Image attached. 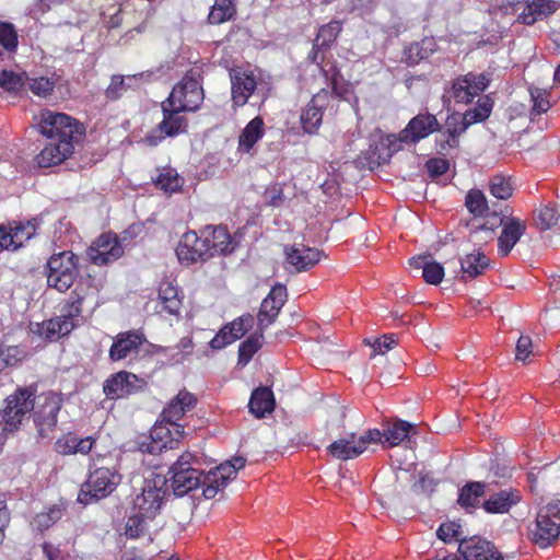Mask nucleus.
<instances>
[{"label":"nucleus","mask_w":560,"mask_h":560,"mask_svg":"<svg viewBox=\"0 0 560 560\" xmlns=\"http://www.w3.org/2000/svg\"><path fill=\"white\" fill-rule=\"evenodd\" d=\"M165 486V477L153 472L143 479L140 492L132 500L130 515L126 522L127 537L136 539L156 533L163 527L161 511L166 495Z\"/></svg>","instance_id":"obj_1"},{"label":"nucleus","mask_w":560,"mask_h":560,"mask_svg":"<svg viewBox=\"0 0 560 560\" xmlns=\"http://www.w3.org/2000/svg\"><path fill=\"white\" fill-rule=\"evenodd\" d=\"M560 535V500L542 505L535 522L528 528L529 539L537 546L546 548Z\"/></svg>","instance_id":"obj_2"},{"label":"nucleus","mask_w":560,"mask_h":560,"mask_svg":"<svg viewBox=\"0 0 560 560\" xmlns=\"http://www.w3.org/2000/svg\"><path fill=\"white\" fill-rule=\"evenodd\" d=\"M38 128L49 139L74 143L83 135L84 128L74 118L62 113L43 110Z\"/></svg>","instance_id":"obj_3"},{"label":"nucleus","mask_w":560,"mask_h":560,"mask_svg":"<svg viewBox=\"0 0 560 560\" xmlns=\"http://www.w3.org/2000/svg\"><path fill=\"white\" fill-rule=\"evenodd\" d=\"M78 273V257L70 250L54 254L46 264L47 283L59 292L70 289Z\"/></svg>","instance_id":"obj_4"},{"label":"nucleus","mask_w":560,"mask_h":560,"mask_svg":"<svg viewBox=\"0 0 560 560\" xmlns=\"http://www.w3.org/2000/svg\"><path fill=\"white\" fill-rule=\"evenodd\" d=\"M120 475L112 468L100 467L90 472L88 480L83 483L78 501L90 504L94 500L110 494L120 483Z\"/></svg>","instance_id":"obj_5"},{"label":"nucleus","mask_w":560,"mask_h":560,"mask_svg":"<svg viewBox=\"0 0 560 560\" xmlns=\"http://www.w3.org/2000/svg\"><path fill=\"white\" fill-rule=\"evenodd\" d=\"M203 101V90L199 82V73L190 70L178 82L166 100V106L174 105L177 109L195 112Z\"/></svg>","instance_id":"obj_6"},{"label":"nucleus","mask_w":560,"mask_h":560,"mask_svg":"<svg viewBox=\"0 0 560 560\" xmlns=\"http://www.w3.org/2000/svg\"><path fill=\"white\" fill-rule=\"evenodd\" d=\"M75 299L63 307V313L55 318L43 323L39 334L47 339H58L61 336L70 334L77 326L74 318L82 313V305L86 294H80L77 290L73 292Z\"/></svg>","instance_id":"obj_7"},{"label":"nucleus","mask_w":560,"mask_h":560,"mask_svg":"<svg viewBox=\"0 0 560 560\" xmlns=\"http://www.w3.org/2000/svg\"><path fill=\"white\" fill-rule=\"evenodd\" d=\"M194 456L185 453L170 468L172 488L176 495L183 497L189 491L202 487L203 476L197 468L191 467Z\"/></svg>","instance_id":"obj_8"},{"label":"nucleus","mask_w":560,"mask_h":560,"mask_svg":"<svg viewBox=\"0 0 560 560\" xmlns=\"http://www.w3.org/2000/svg\"><path fill=\"white\" fill-rule=\"evenodd\" d=\"M246 459L242 456L233 457L210 470L202 479V494L206 499H212L226 486L228 481L235 477L236 472L245 466Z\"/></svg>","instance_id":"obj_9"},{"label":"nucleus","mask_w":560,"mask_h":560,"mask_svg":"<svg viewBox=\"0 0 560 560\" xmlns=\"http://www.w3.org/2000/svg\"><path fill=\"white\" fill-rule=\"evenodd\" d=\"M209 253L208 241L195 231L186 232L176 248L178 261L186 267L210 259Z\"/></svg>","instance_id":"obj_10"},{"label":"nucleus","mask_w":560,"mask_h":560,"mask_svg":"<svg viewBox=\"0 0 560 560\" xmlns=\"http://www.w3.org/2000/svg\"><path fill=\"white\" fill-rule=\"evenodd\" d=\"M284 268L290 272H304L316 266L323 258L322 250L294 243L284 246Z\"/></svg>","instance_id":"obj_11"},{"label":"nucleus","mask_w":560,"mask_h":560,"mask_svg":"<svg viewBox=\"0 0 560 560\" xmlns=\"http://www.w3.org/2000/svg\"><path fill=\"white\" fill-rule=\"evenodd\" d=\"M34 409V393L27 388H20L5 399V407L1 417L10 430L16 429L22 419Z\"/></svg>","instance_id":"obj_12"},{"label":"nucleus","mask_w":560,"mask_h":560,"mask_svg":"<svg viewBox=\"0 0 560 560\" xmlns=\"http://www.w3.org/2000/svg\"><path fill=\"white\" fill-rule=\"evenodd\" d=\"M60 410V400L52 394L39 397L37 408L34 411V423L38 436L50 439L57 424V415Z\"/></svg>","instance_id":"obj_13"},{"label":"nucleus","mask_w":560,"mask_h":560,"mask_svg":"<svg viewBox=\"0 0 560 560\" xmlns=\"http://www.w3.org/2000/svg\"><path fill=\"white\" fill-rule=\"evenodd\" d=\"M145 382L137 375L120 371L110 375L103 385V392L109 399H120L143 389Z\"/></svg>","instance_id":"obj_14"},{"label":"nucleus","mask_w":560,"mask_h":560,"mask_svg":"<svg viewBox=\"0 0 560 560\" xmlns=\"http://www.w3.org/2000/svg\"><path fill=\"white\" fill-rule=\"evenodd\" d=\"M122 254L121 241L112 233L102 234L88 249L90 260L98 266L113 262Z\"/></svg>","instance_id":"obj_15"},{"label":"nucleus","mask_w":560,"mask_h":560,"mask_svg":"<svg viewBox=\"0 0 560 560\" xmlns=\"http://www.w3.org/2000/svg\"><path fill=\"white\" fill-rule=\"evenodd\" d=\"M145 337L138 330L119 332L109 349V359L114 362L127 359L139 353L140 347L145 342Z\"/></svg>","instance_id":"obj_16"},{"label":"nucleus","mask_w":560,"mask_h":560,"mask_svg":"<svg viewBox=\"0 0 560 560\" xmlns=\"http://www.w3.org/2000/svg\"><path fill=\"white\" fill-rule=\"evenodd\" d=\"M490 83L488 74L467 73L453 84V96L457 102L469 103L475 96L485 91Z\"/></svg>","instance_id":"obj_17"},{"label":"nucleus","mask_w":560,"mask_h":560,"mask_svg":"<svg viewBox=\"0 0 560 560\" xmlns=\"http://www.w3.org/2000/svg\"><path fill=\"white\" fill-rule=\"evenodd\" d=\"M287 300V289L281 284L272 287L269 294L262 300L258 313V325L264 330L271 325Z\"/></svg>","instance_id":"obj_18"},{"label":"nucleus","mask_w":560,"mask_h":560,"mask_svg":"<svg viewBox=\"0 0 560 560\" xmlns=\"http://www.w3.org/2000/svg\"><path fill=\"white\" fill-rule=\"evenodd\" d=\"M438 130H440V124L434 115L418 114L400 132L399 138L401 141L416 143Z\"/></svg>","instance_id":"obj_19"},{"label":"nucleus","mask_w":560,"mask_h":560,"mask_svg":"<svg viewBox=\"0 0 560 560\" xmlns=\"http://www.w3.org/2000/svg\"><path fill=\"white\" fill-rule=\"evenodd\" d=\"M232 84V101L235 106H243L254 93L257 79L253 71L234 69L230 72Z\"/></svg>","instance_id":"obj_20"},{"label":"nucleus","mask_w":560,"mask_h":560,"mask_svg":"<svg viewBox=\"0 0 560 560\" xmlns=\"http://www.w3.org/2000/svg\"><path fill=\"white\" fill-rule=\"evenodd\" d=\"M252 315H243L232 323L225 325L210 341V347L214 350H221L228 345L233 343L235 340L242 338L245 332L252 328Z\"/></svg>","instance_id":"obj_21"},{"label":"nucleus","mask_w":560,"mask_h":560,"mask_svg":"<svg viewBox=\"0 0 560 560\" xmlns=\"http://www.w3.org/2000/svg\"><path fill=\"white\" fill-rule=\"evenodd\" d=\"M501 234L498 238V253L508 256L526 231V223L517 218H501Z\"/></svg>","instance_id":"obj_22"},{"label":"nucleus","mask_w":560,"mask_h":560,"mask_svg":"<svg viewBox=\"0 0 560 560\" xmlns=\"http://www.w3.org/2000/svg\"><path fill=\"white\" fill-rule=\"evenodd\" d=\"M458 551L465 560H503L502 555L490 541L479 537L463 539Z\"/></svg>","instance_id":"obj_23"},{"label":"nucleus","mask_w":560,"mask_h":560,"mask_svg":"<svg viewBox=\"0 0 560 560\" xmlns=\"http://www.w3.org/2000/svg\"><path fill=\"white\" fill-rule=\"evenodd\" d=\"M328 96V92L322 90L312 97L307 106L303 109L300 120L305 132L314 133L319 128L323 120V109L327 105Z\"/></svg>","instance_id":"obj_24"},{"label":"nucleus","mask_w":560,"mask_h":560,"mask_svg":"<svg viewBox=\"0 0 560 560\" xmlns=\"http://www.w3.org/2000/svg\"><path fill=\"white\" fill-rule=\"evenodd\" d=\"M202 235L208 241L210 258L215 255L231 254L236 247V242L223 226H206L202 230Z\"/></svg>","instance_id":"obj_25"},{"label":"nucleus","mask_w":560,"mask_h":560,"mask_svg":"<svg viewBox=\"0 0 560 560\" xmlns=\"http://www.w3.org/2000/svg\"><path fill=\"white\" fill-rule=\"evenodd\" d=\"M196 405L195 396L186 390H180L174 399L170 401L162 412L163 420L173 425L176 431L182 428L179 421L186 411L192 409Z\"/></svg>","instance_id":"obj_26"},{"label":"nucleus","mask_w":560,"mask_h":560,"mask_svg":"<svg viewBox=\"0 0 560 560\" xmlns=\"http://www.w3.org/2000/svg\"><path fill=\"white\" fill-rule=\"evenodd\" d=\"M73 144L67 141L50 139L46 147L37 154L39 167H50L63 162L73 152Z\"/></svg>","instance_id":"obj_27"},{"label":"nucleus","mask_w":560,"mask_h":560,"mask_svg":"<svg viewBox=\"0 0 560 560\" xmlns=\"http://www.w3.org/2000/svg\"><path fill=\"white\" fill-rule=\"evenodd\" d=\"M327 453L339 460H349L363 454V446L357 445V434L350 432L327 446Z\"/></svg>","instance_id":"obj_28"},{"label":"nucleus","mask_w":560,"mask_h":560,"mask_svg":"<svg viewBox=\"0 0 560 560\" xmlns=\"http://www.w3.org/2000/svg\"><path fill=\"white\" fill-rule=\"evenodd\" d=\"M471 125L466 119V113H453L447 116L445 121V130L442 136H446L445 140L440 141L441 150H446L447 148H456L458 145V137L464 133L467 128Z\"/></svg>","instance_id":"obj_29"},{"label":"nucleus","mask_w":560,"mask_h":560,"mask_svg":"<svg viewBox=\"0 0 560 560\" xmlns=\"http://www.w3.org/2000/svg\"><path fill=\"white\" fill-rule=\"evenodd\" d=\"M163 120L158 128L164 136H176L186 129V120L180 115L184 109H177L174 105L166 106V101L162 103Z\"/></svg>","instance_id":"obj_30"},{"label":"nucleus","mask_w":560,"mask_h":560,"mask_svg":"<svg viewBox=\"0 0 560 560\" xmlns=\"http://www.w3.org/2000/svg\"><path fill=\"white\" fill-rule=\"evenodd\" d=\"M521 501V494L517 490L504 489L492 494L483 502V509L488 513H506L510 509Z\"/></svg>","instance_id":"obj_31"},{"label":"nucleus","mask_w":560,"mask_h":560,"mask_svg":"<svg viewBox=\"0 0 560 560\" xmlns=\"http://www.w3.org/2000/svg\"><path fill=\"white\" fill-rule=\"evenodd\" d=\"M557 9L558 4L553 0H532L518 15V21L532 25L544 16L552 14Z\"/></svg>","instance_id":"obj_32"},{"label":"nucleus","mask_w":560,"mask_h":560,"mask_svg":"<svg viewBox=\"0 0 560 560\" xmlns=\"http://www.w3.org/2000/svg\"><path fill=\"white\" fill-rule=\"evenodd\" d=\"M409 264L416 269H422V277L429 284L438 285L444 278V267L440 262L431 260L430 256L412 257Z\"/></svg>","instance_id":"obj_33"},{"label":"nucleus","mask_w":560,"mask_h":560,"mask_svg":"<svg viewBox=\"0 0 560 560\" xmlns=\"http://www.w3.org/2000/svg\"><path fill=\"white\" fill-rule=\"evenodd\" d=\"M264 135V120L260 116H256L242 130L238 137V151L248 153Z\"/></svg>","instance_id":"obj_34"},{"label":"nucleus","mask_w":560,"mask_h":560,"mask_svg":"<svg viewBox=\"0 0 560 560\" xmlns=\"http://www.w3.org/2000/svg\"><path fill=\"white\" fill-rule=\"evenodd\" d=\"M248 408L256 418H264L267 413L272 412L275 408V398L271 389L268 387L256 388L252 393Z\"/></svg>","instance_id":"obj_35"},{"label":"nucleus","mask_w":560,"mask_h":560,"mask_svg":"<svg viewBox=\"0 0 560 560\" xmlns=\"http://www.w3.org/2000/svg\"><path fill=\"white\" fill-rule=\"evenodd\" d=\"M490 265V259L480 250L467 254L460 259L462 277L474 279L482 275Z\"/></svg>","instance_id":"obj_36"},{"label":"nucleus","mask_w":560,"mask_h":560,"mask_svg":"<svg viewBox=\"0 0 560 560\" xmlns=\"http://www.w3.org/2000/svg\"><path fill=\"white\" fill-rule=\"evenodd\" d=\"M159 300L171 315H177L182 306V300L178 295V289L171 281H162L159 287Z\"/></svg>","instance_id":"obj_37"},{"label":"nucleus","mask_w":560,"mask_h":560,"mask_svg":"<svg viewBox=\"0 0 560 560\" xmlns=\"http://www.w3.org/2000/svg\"><path fill=\"white\" fill-rule=\"evenodd\" d=\"M415 429L412 423L404 420H395L384 429L383 435L390 446H396L405 441Z\"/></svg>","instance_id":"obj_38"},{"label":"nucleus","mask_w":560,"mask_h":560,"mask_svg":"<svg viewBox=\"0 0 560 560\" xmlns=\"http://www.w3.org/2000/svg\"><path fill=\"white\" fill-rule=\"evenodd\" d=\"M436 49L433 38H424L420 43L411 44L405 50V59L408 63L415 65L428 58Z\"/></svg>","instance_id":"obj_39"},{"label":"nucleus","mask_w":560,"mask_h":560,"mask_svg":"<svg viewBox=\"0 0 560 560\" xmlns=\"http://www.w3.org/2000/svg\"><path fill=\"white\" fill-rule=\"evenodd\" d=\"M486 485L480 481L469 482L464 486L458 494V503L463 508H474L485 494Z\"/></svg>","instance_id":"obj_40"},{"label":"nucleus","mask_w":560,"mask_h":560,"mask_svg":"<svg viewBox=\"0 0 560 560\" xmlns=\"http://www.w3.org/2000/svg\"><path fill=\"white\" fill-rule=\"evenodd\" d=\"M155 185L164 190L165 192L173 194L178 191L184 185V179L178 175V173L173 168L163 170L156 179L154 180Z\"/></svg>","instance_id":"obj_41"},{"label":"nucleus","mask_w":560,"mask_h":560,"mask_svg":"<svg viewBox=\"0 0 560 560\" xmlns=\"http://www.w3.org/2000/svg\"><path fill=\"white\" fill-rule=\"evenodd\" d=\"M27 75L25 72L2 70L0 72V88L9 93H19L26 85Z\"/></svg>","instance_id":"obj_42"},{"label":"nucleus","mask_w":560,"mask_h":560,"mask_svg":"<svg viewBox=\"0 0 560 560\" xmlns=\"http://www.w3.org/2000/svg\"><path fill=\"white\" fill-rule=\"evenodd\" d=\"M340 31L341 24L338 21H332L326 25H323L317 33L313 48L319 50L328 47L331 43L335 42Z\"/></svg>","instance_id":"obj_43"},{"label":"nucleus","mask_w":560,"mask_h":560,"mask_svg":"<svg viewBox=\"0 0 560 560\" xmlns=\"http://www.w3.org/2000/svg\"><path fill=\"white\" fill-rule=\"evenodd\" d=\"M38 226V220L33 219L27 222H18L13 226H11V232L13 233L14 238V247L20 248L26 241H28L32 236L35 235Z\"/></svg>","instance_id":"obj_44"},{"label":"nucleus","mask_w":560,"mask_h":560,"mask_svg":"<svg viewBox=\"0 0 560 560\" xmlns=\"http://www.w3.org/2000/svg\"><path fill=\"white\" fill-rule=\"evenodd\" d=\"M235 13L234 5L231 0H215L208 20L211 24H222L233 18Z\"/></svg>","instance_id":"obj_45"},{"label":"nucleus","mask_w":560,"mask_h":560,"mask_svg":"<svg viewBox=\"0 0 560 560\" xmlns=\"http://www.w3.org/2000/svg\"><path fill=\"white\" fill-rule=\"evenodd\" d=\"M465 206L475 217H482L489 210L488 200L485 194L478 189H471L467 192Z\"/></svg>","instance_id":"obj_46"},{"label":"nucleus","mask_w":560,"mask_h":560,"mask_svg":"<svg viewBox=\"0 0 560 560\" xmlns=\"http://www.w3.org/2000/svg\"><path fill=\"white\" fill-rule=\"evenodd\" d=\"M262 332L250 335L246 340H244L240 345L238 349V363L247 364L253 355L261 348L262 346Z\"/></svg>","instance_id":"obj_47"},{"label":"nucleus","mask_w":560,"mask_h":560,"mask_svg":"<svg viewBox=\"0 0 560 560\" xmlns=\"http://www.w3.org/2000/svg\"><path fill=\"white\" fill-rule=\"evenodd\" d=\"M513 190L511 179L503 175H494L489 180V191L497 199H509L513 195Z\"/></svg>","instance_id":"obj_48"},{"label":"nucleus","mask_w":560,"mask_h":560,"mask_svg":"<svg viewBox=\"0 0 560 560\" xmlns=\"http://www.w3.org/2000/svg\"><path fill=\"white\" fill-rule=\"evenodd\" d=\"M26 84L33 94L39 97H47L52 93L56 86V80L54 77H27Z\"/></svg>","instance_id":"obj_49"},{"label":"nucleus","mask_w":560,"mask_h":560,"mask_svg":"<svg viewBox=\"0 0 560 560\" xmlns=\"http://www.w3.org/2000/svg\"><path fill=\"white\" fill-rule=\"evenodd\" d=\"M492 107L493 102L489 98V96H485L478 101L476 107L466 112V119L468 122H471V125L483 121L490 116Z\"/></svg>","instance_id":"obj_50"},{"label":"nucleus","mask_w":560,"mask_h":560,"mask_svg":"<svg viewBox=\"0 0 560 560\" xmlns=\"http://www.w3.org/2000/svg\"><path fill=\"white\" fill-rule=\"evenodd\" d=\"M530 100L533 102L532 115H541L551 107L548 98L549 93L547 90L539 88L529 89Z\"/></svg>","instance_id":"obj_51"},{"label":"nucleus","mask_w":560,"mask_h":560,"mask_svg":"<svg viewBox=\"0 0 560 560\" xmlns=\"http://www.w3.org/2000/svg\"><path fill=\"white\" fill-rule=\"evenodd\" d=\"M0 45L8 51H15L18 35L12 24L0 22Z\"/></svg>","instance_id":"obj_52"},{"label":"nucleus","mask_w":560,"mask_h":560,"mask_svg":"<svg viewBox=\"0 0 560 560\" xmlns=\"http://www.w3.org/2000/svg\"><path fill=\"white\" fill-rule=\"evenodd\" d=\"M560 214L553 207L546 206L538 213V223L544 230H549L559 223Z\"/></svg>","instance_id":"obj_53"},{"label":"nucleus","mask_w":560,"mask_h":560,"mask_svg":"<svg viewBox=\"0 0 560 560\" xmlns=\"http://www.w3.org/2000/svg\"><path fill=\"white\" fill-rule=\"evenodd\" d=\"M0 351L7 368L18 365L25 357V352L18 346H0Z\"/></svg>","instance_id":"obj_54"},{"label":"nucleus","mask_w":560,"mask_h":560,"mask_svg":"<svg viewBox=\"0 0 560 560\" xmlns=\"http://www.w3.org/2000/svg\"><path fill=\"white\" fill-rule=\"evenodd\" d=\"M436 535L444 542H448L453 538L458 540L462 536L460 525L454 522L443 523L439 527Z\"/></svg>","instance_id":"obj_55"},{"label":"nucleus","mask_w":560,"mask_h":560,"mask_svg":"<svg viewBox=\"0 0 560 560\" xmlns=\"http://www.w3.org/2000/svg\"><path fill=\"white\" fill-rule=\"evenodd\" d=\"M368 343L373 348V355L384 354L396 345V339L394 335H384L382 338H376L373 341L369 340Z\"/></svg>","instance_id":"obj_56"},{"label":"nucleus","mask_w":560,"mask_h":560,"mask_svg":"<svg viewBox=\"0 0 560 560\" xmlns=\"http://www.w3.org/2000/svg\"><path fill=\"white\" fill-rule=\"evenodd\" d=\"M493 226H488L487 224L471 225V237L474 238L475 242H488L493 238Z\"/></svg>","instance_id":"obj_57"},{"label":"nucleus","mask_w":560,"mask_h":560,"mask_svg":"<svg viewBox=\"0 0 560 560\" xmlns=\"http://www.w3.org/2000/svg\"><path fill=\"white\" fill-rule=\"evenodd\" d=\"M75 435H65L56 442V451L62 455L75 454Z\"/></svg>","instance_id":"obj_58"},{"label":"nucleus","mask_w":560,"mask_h":560,"mask_svg":"<svg viewBox=\"0 0 560 560\" xmlns=\"http://www.w3.org/2000/svg\"><path fill=\"white\" fill-rule=\"evenodd\" d=\"M532 339L528 336H521L516 343V360L526 361L532 353Z\"/></svg>","instance_id":"obj_59"},{"label":"nucleus","mask_w":560,"mask_h":560,"mask_svg":"<svg viewBox=\"0 0 560 560\" xmlns=\"http://www.w3.org/2000/svg\"><path fill=\"white\" fill-rule=\"evenodd\" d=\"M382 438H384L383 432L378 429H370L364 434L357 438V445H362L364 452L368 444L382 442Z\"/></svg>","instance_id":"obj_60"},{"label":"nucleus","mask_w":560,"mask_h":560,"mask_svg":"<svg viewBox=\"0 0 560 560\" xmlns=\"http://www.w3.org/2000/svg\"><path fill=\"white\" fill-rule=\"evenodd\" d=\"M427 170L431 176L443 175L448 170V162L444 159H431L427 162Z\"/></svg>","instance_id":"obj_61"},{"label":"nucleus","mask_w":560,"mask_h":560,"mask_svg":"<svg viewBox=\"0 0 560 560\" xmlns=\"http://www.w3.org/2000/svg\"><path fill=\"white\" fill-rule=\"evenodd\" d=\"M125 86V80L120 75H114L112 78L110 84L106 90V95L108 98L116 100L120 96L121 91Z\"/></svg>","instance_id":"obj_62"},{"label":"nucleus","mask_w":560,"mask_h":560,"mask_svg":"<svg viewBox=\"0 0 560 560\" xmlns=\"http://www.w3.org/2000/svg\"><path fill=\"white\" fill-rule=\"evenodd\" d=\"M10 523V513L7 508V503L0 500V545L4 539V530Z\"/></svg>","instance_id":"obj_63"},{"label":"nucleus","mask_w":560,"mask_h":560,"mask_svg":"<svg viewBox=\"0 0 560 560\" xmlns=\"http://www.w3.org/2000/svg\"><path fill=\"white\" fill-rule=\"evenodd\" d=\"M0 249H16L14 247V238L11 229L0 228Z\"/></svg>","instance_id":"obj_64"}]
</instances>
